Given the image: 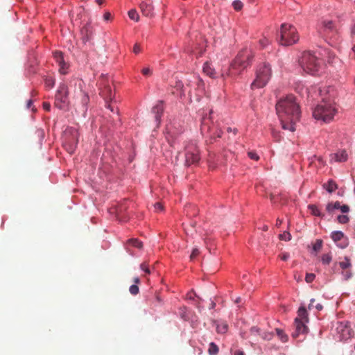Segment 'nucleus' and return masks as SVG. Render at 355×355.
<instances>
[{"label": "nucleus", "mask_w": 355, "mask_h": 355, "mask_svg": "<svg viewBox=\"0 0 355 355\" xmlns=\"http://www.w3.org/2000/svg\"><path fill=\"white\" fill-rule=\"evenodd\" d=\"M275 109L282 128L291 132L295 131V123L300 121L301 116V110L295 97L290 94L280 98L276 104Z\"/></svg>", "instance_id": "nucleus-1"}, {"label": "nucleus", "mask_w": 355, "mask_h": 355, "mask_svg": "<svg viewBox=\"0 0 355 355\" xmlns=\"http://www.w3.org/2000/svg\"><path fill=\"white\" fill-rule=\"evenodd\" d=\"M252 58L253 54L250 50L244 49L241 51L230 64V75L237 76L240 74L243 70L252 63Z\"/></svg>", "instance_id": "nucleus-2"}, {"label": "nucleus", "mask_w": 355, "mask_h": 355, "mask_svg": "<svg viewBox=\"0 0 355 355\" xmlns=\"http://www.w3.org/2000/svg\"><path fill=\"white\" fill-rule=\"evenodd\" d=\"M299 62L305 73L315 75L321 67L322 60L315 53L305 51L302 53Z\"/></svg>", "instance_id": "nucleus-3"}, {"label": "nucleus", "mask_w": 355, "mask_h": 355, "mask_svg": "<svg viewBox=\"0 0 355 355\" xmlns=\"http://www.w3.org/2000/svg\"><path fill=\"white\" fill-rule=\"evenodd\" d=\"M277 40L280 45L285 46L297 43L299 40V35L295 27L289 24H282L277 34Z\"/></svg>", "instance_id": "nucleus-4"}, {"label": "nucleus", "mask_w": 355, "mask_h": 355, "mask_svg": "<svg viewBox=\"0 0 355 355\" xmlns=\"http://www.w3.org/2000/svg\"><path fill=\"white\" fill-rule=\"evenodd\" d=\"M336 112V110L331 103L322 100L313 109V116L316 120L328 123L333 119Z\"/></svg>", "instance_id": "nucleus-5"}, {"label": "nucleus", "mask_w": 355, "mask_h": 355, "mask_svg": "<svg viewBox=\"0 0 355 355\" xmlns=\"http://www.w3.org/2000/svg\"><path fill=\"white\" fill-rule=\"evenodd\" d=\"M272 74L270 65L263 62L259 65L256 71V78L251 84V89L262 88L266 85Z\"/></svg>", "instance_id": "nucleus-6"}, {"label": "nucleus", "mask_w": 355, "mask_h": 355, "mask_svg": "<svg viewBox=\"0 0 355 355\" xmlns=\"http://www.w3.org/2000/svg\"><path fill=\"white\" fill-rule=\"evenodd\" d=\"M213 111L209 110V114L203 115L201 119L200 131L203 135L209 137L211 139H215L216 137H220L222 131L217 127L212 125Z\"/></svg>", "instance_id": "nucleus-7"}, {"label": "nucleus", "mask_w": 355, "mask_h": 355, "mask_svg": "<svg viewBox=\"0 0 355 355\" xmlns=\"http://www.w3.org/2000/svg\"><path fill=\"white\" fill-rule=\"evenodd\" d=\"M79 133L76 128L68 127L64 132L63 145L69 154H73L78 143Z\"/></svg>", "instance_id": "nucleus-8"}, {"label": "nucleus", "mask_w": 355, "mask_h": 355, "mask_svg": "<svg viewBox=\"0 0 355 355\" xmlns=\"http://www.w3.org/2000/svg\"><path fill=\"white\" fill-rule=\"evenodd\" d=\"M69 103L68 87L64 83H60L55 96V105L60 110H67Z\"/></svg>", "instance_id": "nucleus-9"}, {"label": "nucleus", "mask_w": 355, "mask_h": 355, "mask_svg": "<svg viewBox=\"0 0 355 355\" xmlns=\"http://www.w3.org/2000/svg\"><path fill=\"white\" fill-rule=\"evenodd\" d=\"M103 80L100 83V95L103 98L105 102V107L109 109L111 112H114V108L111 105L110 103L114 98V94L112 93L111 86L104 81L105 76L101 75Z\"/></svg>", "instance_id": "nucleus-10"}, {"label": "nucleus", "mask_w": 355, "mask_h": 355, "mask_svg": "<svg viewBox=\"0 0 355 355\" xmlns=\"http://www.w3.org/2000/svg\"><path fill=\"white\" fill-rule=\"evenodd\" d=\"M336 330L340 334V340H346L351 337L352 329L350 322L348 321L339 322Z\"/></svg>", "instance_id": "nucleus-11"}, {"label": "nucleus", "mask_w": 355, "mask_h": 355, "mask_svg": "<svg viewBox=\"0 0 355 355\" xmlns=\"http://www.w3.org/2000/svg\"><path fill=\"white\" fill-rule=\"evenodd\" d=\"M199 159V150L196 147L187 148L185 153V164L187 166L196 164Z\"/></svg>", "instance_id": "nucleus-12"}, {"label": "nucleus", "mask_w": 355, "mask_h": 355, "mask_svg": "<svg viewBox=\"0 0 355 355\" xmlns=\"http://www.w3.org/2000/svg\"><path fill=\"white\" fill-rule=\"evenodd\" d=\"M53 58L59 66V72L62 74H67L68 73L69 64L65 62L63 53L61 51H55Z\"/></svg>", "instance_id": "nucleus-13"}, {"label": "nucleus", "mask_w": 355, "mask_h": 355, "mask_svg": "<svg viewBox=\"0 0 355 355\" xmlns=\"http://www.w3.org/2000/svg\"><path fill=\"white\" fill-rule=\"evenodd\" d=\"M152 112L155 115V121L157 123V126H159L161 123L162 116L164 112V101H159L156 105L153 107Z\"/></svg>", "instance_id": "nucleus-14"}, {"label": "nucleus", "mask_w": 355, "mask_h": 355, "mask_svg": "<svg viewBox=\"0 0 355 355\" xmlns=\"http://www.w3.org/2000/svg\"><path fill=\"white\" fill-rule=\"evenodd\" d=\"M182 132L183 130H182V128L180 130H178L176 127L172 124H169L167 125L166 138L171 146H173V144L175 142L174 139L176 137V135Z\"/></svg>", "instance_id": "nucleus-15"}, {"label": "nucleus", "mask_w": 355, "mask_h": 355, "mask_svg": "<svg viewBox=\"0 0 355 355\" xmlns=\"http://www.w3.org/2000/svg\"><path fill=\"white\" fill-rule=\"evenodd\" d=\"M334 30L335 25L332 20L324 19L321 21L320 26L319 28V32L320 33L333 32Z\"/></svg>", "instance_id": "nucleus-16"}, {"label": "nucleus", "mask_w": 355, "mask_h": 355, "mask_svg": "<svg viewBox=\"0 0 355 355\" xmlns=\"http://www.w3.org/2000/svg\"><path fill=\"white\" fill-rule=\"evenodd\" d=\"M89 102V97L88 94L85 92H83V96L81 98L80 106L78 108L79 112H81L82 116L85 118L88 110V103Z\"/></svg>", "instance_id": "nucleus-17"}, {"label": "nucleus", "mask_w": 355, "mask_h": 355, "mask_svg": "<svg viewBox=\"0 0 355 355\" xmlns=\"http://www.w3.org/2000/svg\"><path fill=\"white\" fill-rule=\"evenodd\" d=\"M347 159V154L345 150H339L336 153L331 155V162H345Z\"/></svg>", "instance_id": "nucleus-18"}, {"label": "nucleus", "mask_w": 355, "mask_h": 355, "mask_svg": "<svg viewBox=\"0 0 355 355\" xmlns=\"http://www.w3.org/2000/svg\"><path fill=\"white\" fill-rule=\"evenodd\" d=\"M306 322L302 321L300 318H295L294 321L295 328L302 334H306L308 332V327L306 325Z\"/></svg>", "instance_id": "nucleus-19"}, {"label": "nucleus", "mask_w": 355, "mask_h": 355, "mask_svg": "<svg viewBox=\"0 0 355 355\" xmlns=\"http://www.w3.org/2000/svg\"><path fill=\"white\" fill-rule=\"evenodd\" d=\"M202 70L205 74H207V76H209V77H211L212 78H216L217 77L216 71H215V69L208 62H207L204 64Z\"/></svg>", "instance_id": "nucleus-20"}, {"label": "nucleus", "mask_w": 355, "mask_h": 355, "mask_svg": "<svg viewBox=\"0 0 355 355\" xmlns=\"http://www.w3.org/2000/svg\"><path fill=\"white\" fill-rule=\"evenodd\" d=\"M140 7L143 13L146 16H151L153 15V6L151 3L142 2Z\"/></svg>", "instance_id": "nucleus-21"}, {"label": "nucleus", "mask_w": 355, "mask_h": 355, "mask_svg": "<svg viewBox=\"0 0 355 355\" xmlns=\"http://www.w3.org/2000/svg\"><path fill=\"white\" fill-rule=\"evenodd\" d=\"M296 318H300L302 321H304V322H309L308 313L304 306L302 305L298 309L297 317Z\"/></svg>", "instance_id": "nucleus-22"}, {"label": "nucleus", "mask_w": 355, "mask_h": 355, "mask_svg": "<svg viewBox=\"0 0 355 355\" xmlns=\"http://www.w3.org/2000/svg\"><path fill=\"white\" fill-rule=\"evenodd\" d=\"M308 209L310 210L312 215L320 217L321 218H325V215L320 211V210L315 205H309Z\"/></svg>", "instance_id": "nucleus-23"}, {"label": "nucleus", "mask_w": 355, "mask_h": 355, "mask_svg": "<svg viewBox=\"0 0 355 355\" xmlns=\"http://www.w3.org/2000/svg\"><path fill=\"white\" fill-rule=\"evenodd\" d=\"M323 188L328 193H331L337 189V184L334 180H329L327 183L323 184Z\"/></svg>", "instance_id": "nucleus-24"}, {"label": "nucleus", "mask_w": 355, "mask_h": 355, "mask_svg": "<svg viewBox=\"0 0 355 355\" xmlns=\"http://www.w3.org/2000/svg\"><path fill=\"white\" fill-rule=\"evenodd\" d=\"M340 203L338 201H336L335 202H329L326 206V210L329 214H331L336 209H340Z\"/></svg>", "instance_id": "nucleus-25"}, {"label": "nucleus", "mask_w": 355, "mask_h": 355, "mask_svg": "<svg viewBox=\"0 0 355 355\" xmlns=\"http://www.w3.org/2000/svg\"><path fill=\"white\" fill-rule=\"evenodd\" d=\"M343 237L344 233L342 231L336 230L333 231L331 233V238L335 243H337L338 241L342 240Z\"/></svg>", "instance_id": "nucleus-26"}, {"label": "nucleus", "mask_w": 355, "mask_h": 355, "mask_svg": "<svg viewBox=\"0 0 355 355\" xmlns=\"http://www.w3.org/2000/svg\"><path fill=\"white\" fill-rule=\"evenodd\" d=\"M218 352V347L214 342L209 345L208 353L209 355H216Z\"/></svg>", "instance_id": "nucleus-27"}, {"label": "nucleus", "mask_w": 355, "mask_h": 355, "mask_svg": "<svg viewBox=\"0 0 355 355\" xmlns=\"http://www.w3.org/2000/svg\"><path fill=\"white\" fill-rule=\"evenodd\" d=\"M275 331L277 333V335L279 338V339L283 342L286 343L288 341V336L284 333V331L279 328L275 329Z\"/></svg>", "instance_id": "nucleus-28"}, {"label": "nucleus", "mask_w": 355, "mask_h": 355, "mask_svg": "<svg viewBox=\"0 0 355 355\" xmlns=\"http://www.w3.org/2000/svg\"><path fill=\"white\" fill-rule=\"evenodd\" d=\"M322 243V240L317 239L315 243L313 245L311 253L314 252L316 254L317 252L321 250Z\"/></svg>", "instance_id": "nucleus-29"}, {"label": "nucleus", "mask_w": 355, "mask_h": 355, "mask_svg": "<svg viewBox=\"0 0 355 355\" xmlns=\"http://www.w3.org/2000/svg\"><path fill=\"white\" fill-rule=\"evenodd\" d=\"M228 329V325L225 322L218 323L216 324V331L218 334H225Z\"/></svg>", "instance_id": "nucleus-30"}, {"label": "nucleus", "mask_w": 355, "mask_h": 355, "mask_svg": "<svg viewBox=\"0 0 355 355\" xmlns=\"http://www.w3.org/2000/svg\"><path fill=\"white\" fill-rule=\"evenodd\" d=\"M338 265L343 270L349 268H350L352 266V263H351L350 259L347 257H344V261L339 262Z\"/></svg>", "instance_id": "nucleus-31"}, {"label": "nucleus", "mask_w": 355, "mask_h": 355, "mask_svg": "<svg viewBox=\"0 0 355 355\" xmlns=\"http://www.w3.org/2000/svg\"><path fill=\"white\" fill-rule=\"evenodd\" d=\"M35 135L39 139V144H40V146L41 147L42 145L43 140L44 139V135H45L44 130L42 128H38L35 131Z\"/></svg>", "instance_id": "nucleus-32"}, {"label": "nucleus", "mask_w": 355, "mask_h": 355, "mask_svg": "<svg viewBox=\"0 0 355 355\" xmlns=\"http://www.w3.org/2000/svg\"><path fill=\"white\" fill-rule=\"evenodd\" d=\"M332 260V256L331 253L324 254L321 257V261L324 265H328Z\"/></svg>", "instance_id": "nucleus-33"}, {"label": "nucleus", "mask_w": 355, "mask_h": 355, "mask_svg": "<svg viewBox=\"0 0 355 355\" xmlns=\"http://www.w3.org/2000/svg\"><path fill=\"white\" fill-rule=\"evenodd\" d=\"M128 17L133 21H138L139 19V15L135 9H132L128 11Z\"/></svg>", "instance_id": "nucleus-34"}, {"label": "nucleus", "mask_w": 355, "mask_h": 355, "mask_svg": "<svg viewBox=\"0 0 355 355\" xmlns=\"http://www.w3.org/2000/svg\"><path fill=\"white\" fill-rule=\"evenodd\" d=\"M128 242L130 245L132 246L141 249L143 247V243L140 241H139L137 239H131L128 240Z\"/></svg>", "instance_id": "nucleus-35"}, {"label": "nucleus", "mask_w": 355, "mask_h": 355, "mask_svg": "<svg viewBox=\"0 0 355 355\" xmlns=\"http://www.w3.org/2000/svg\"><path fill=\"white\" fill-rule=\"evenodd\" d=\"M180 316L184 321L189 320V318L187 314V309L186 307H182L180 309Z\"/></svg>", "instance_id": "nucleus-36"}, {"label": "nucleus", "mask_w": 355, "mask_h": 355, "mask_svg": "<svg viewBox=\"0 0 355 355\" xmlns=\"http://www.w3.org/2000/svg\"><path fill=\"white\" fill-rule=\"evenodd\" d=\"M232 6L236 11L241 10L243 7V3L240 0H234L232 2Z\"/></svg>", "instance_id": "nucleus-37"}, {"label": "nucleus", "mask_w": 355, "mask_h": 355, "mask_svg": "<svg viewBox=\"0 0 355 355\" xmlns=\"http://www.w3.org/2000/svg\"><path fill=\"white\" fill-rule=\"evenodd\" d=\"M337 220L340 224H346L349 222V218L347 215H338Z\"/></svg>", "instance_id": "nucleus-38"}, {"label": "nucleus", "mask_w": 355, "mask_h": 355, "mask_svg": "<svg viewBox=\"0 0 355 355\" xmlns=\"http://www.w3.org/2000/svg\"><path fill=\"white\" fill-rule=\"evenodd\" d=\"M279 239L282 241H288L291 239V234L290 232L285 231L282 234H279Z\"/></svg>", "instance_id": "nucleus-39"}, {"label": "nucleus", "mask_w": 355, "mask_h": 355, "mask_svg": "<svg viewBox=\"0 0 355 355\" xmlns=\"http://www.w3.org/2000/svg\"><path fill=\"white\" fill-rule=\"evenodd\" d=\"M270 40L266 37H263L259 40V45L262 49L266 48L270 44Z\"/></svg>", "instance_id": "nucleus-40"}, {"label": "nucleus", "mask_w": 355, "mask_h": 355, "mask_svg": "<svg viewBox=\"0 0 355 355\" xmlns=\"http://www.w3.org/2000/svg\"><path fill=\"white\" fill-rule=\"evenodd\" d=\"M45 85L49 88L53 87L55 85V80L53 78L49 77L45 79Z\"/></svg>", "instance_id": "nucleus-41"}, {"label": "nucleus", "mask_w": 355, "mask_h": 355, "mask_svg": "<svg viewBox=\"0 0 355 355\" xmlns=\"http://www.w3.org/2000/svg\"><path fill=\"white\" fill-rule=\"evenodd\" d=\"M129 291L132 295H137L139 293V287L137 284H132L129 288Z\"/></svg>", "instance_id": "nucleus-42"}, {"label": "nucleus", "mask_w": 355, "mask_h": 355, "mask_svg": "<svg viewBox=\"0 0 355 355\" xmlns=\"http://www.w3.org/2000/svg\"><path fill=\"white\" fill-rule=\"evenodd\" d=\"M315 278V275L313 273H306L305 277V281L307 283H311Z\"/></svg>", "instance_id": "nucleus-43"}, {"label": "nucleus", "mask_w": 355, "mask_h": 355, "mask_svg": "<svg viewBox=\"0 0 355 355\" xmlns=\"http://www.w3.org/2000/svg\"><path fill=\"white\" fill-rule=\"evenodd\" d=\"M260 336L263 340H270L272 337V334L269 332H263L261 334Z\"/></svg>", "instance_id": "nucleus-44"}, {"label": "nucleus", "mask_w": 355, "mask_h": 355, "mask_svg": "<svg viewBox=\"0 0 355 355\" xmlns=\"http://www.w3.org/2000/svg\"><path fill=\"white\" fill-rule=\"evenodd\" d=\"M343 278L345 281L349 279L352 277L351 271L342 272Z\"/></svg>", "instance_id": "nucleus-45"}, {"label": "nucleus", "mask_w": 355, "mask_h": 355, "mask_svg": "<svg viewBox=\"0 0 355 355\" xmlns=\"http://www.w3.org/2000/svg\"><path fill=\"white\" fill-rule=\"evenodd\" d=\"M250 332L251 334H254V335H260L261 334V329L256 327V326H253L250 328Z\"/></svg>", "instance_id": "nucleus-46"}, {"label": "nucleus", "mask_w": 355, "mask_h": 355, "mask_svg": "<svg viewBox=\"0 0 355 355\" xmlns=\"http://www.w3.org/2000/svg\"><path fill=\"white\" fill-rule=\"evenodd\" d=\"M200 253L199 249L198 248H194L191 252L190 255V259L192 260L195 259Z\"/></svg>", "instance_id": "nucleus-47"}, {"label": "nucleus", "mask_w": 355, "mask_h": 355, "mask_svg": "<svg viewBox=\"0 0 355 355\" xmlns=\"http://www.w3.org/2000/svg\"><path fill=\"white\" fill-rule=\"evenodd\" d=\"M140 269L141 270H143L144 272H145L146 273H147V274H150V270L148 265L146 263H141Z\"/></svg>", "instance_id": "nucleus-48"}, {"label": "nucleus", "mask_w": 355, "mask_h": 355, "mask_svg": "<svg viewBox=\"0 0 355 355\" xmlns=\"http://www.w3.org/2000/svg\"><path fill=\"white\" fill-rule=\"evenodd\" d=\"M248 155L249 157L252 159L258 160L259 159V155L255 152L250 151L248 152Z\"/></svg>", "instance_id": "nucleus-49"}, {"label": "nucleus", "mask_w": 355, "mask_h": 355, "mask_svg": "<svg viewBox=\"0 0 355 355\" xmlns=\"http://www.w3.org/2000/svg\"><path fill=\"white\" fill-rule=\"evenodd\" d=\"M340 210L342 211V213H348L349 211V207L347 205H340Z\"/></svg>", "instance_id": "nucleus-50"}, {"label": "nucleus", "mask_w": 355, "mask_h": 355, "mask_svg": "<svg viewBox=\"0 0 355 355\" xmlns=\"http://www.w3.org/2000/svg\"><path fill=\"white\" fill-rule=\"evenodd\" d=\"M144 76H149L152 73V70L149 67L144 68L141 71Z\"/></svg>", "instance_id": "nucleus-51"}, {"label": "nucleus", "mask_w": 355, "mask_h": 355, "mask_svg": "<svg viewBox=\"0 0 355 355\" xmlns=\"http://www.w3.org/2000/svg\"><path fill=\"white\" fill-rule=\"evenodd\" d=\"M154 207L156 210L162 211L163 210V206L160 202H156L154 205Z\"/></svg>", "instance_id": "nucleus-52"}, {"label": "nucleus", "mask_w": 355, "mask_h": 355, "mask_svg": "<svg viewBox=\"0 0 355 355\" xmlns=\"http://www.w3.org/2000/svg\"><path fill=\"white\" fill-rule=\"evenodd\" d=\"M141 51V49H140V46L137 44H135L134 47H133V52L136 54L139 53V52Z\"/></svg>", "instance_id": "nucleus-53"}, {"label": "nucleus", "mask_w": 355, "mask_h": 355, "mask_svg": "<svg viewBox=\"0 0 355 355\" xmlns=\"http://www.w3.org/2000/svg\"><path fill=\"white\" fill-rule=\"evenodd\" d=\"M43 108L46 111L51 110V105L47 102L43 103Z\"/></svg>", "instance_id": "nucleus-54"}, {"label": "nucleus", "mask_w": 355, "mask_h": 355, "mask_svg": "<svg viewBox=\"0 0 355 355\" xmlns=\"http://www.w3.org/2000/svg\"><path fill=\"white\" fill-rule=\"evenodd\" d=\"M300 334H302V333L295 329V331L292 332L291 336L293 338H295L298 337Z\"/></svg>", "instance_id": "nucleus-55"}, {"label": "nucleus", "mask_w": 355, "mask_h": 355, "mask_svg": "<svg viewBox=\"0 0 355 355\" xmlns=\"http://www.w3.org/2000/svg\"><path fill=\"white\" fill-rule=\"evenodd\" d=\"M290 257V254L288 252H284L282 255L281 259L283 261H287Z\"/></svg>", "instance_id": "nucleus-56"}, {"label": "nucleus", "mask_w": 355, "mask_h": 355, "mask_svg": "<svg viewBox=\"0 0 355 355\" xmlns=\"http://www.w3.org/2000/svg\"><path fill=\"white\" fill-rule=\"evenodd\" d=\"M348 245V243L347 241H345V243H337V246L341 249H344Z\"/></svg>", "instance_id": "nucleus-57"}, {"label": "nucleus", "mask_w": 355, "mask_h": 355, "mask_svg": "<svg viewBox=\"0 0 355 355\" xmlns=\"http://www.w3.org/2000/svg\"><path fill=\"white\" fill-rule=\"evenodd\" d=\"M33 104V101L31 99H29L26 103V108H31V105Z\"/></svg>", "instance_id": "nucleus-58"}, {"label": "nucleus", "mask_w": 355, "mask_h": 355, "mask_svg": "<svg viewBox=\"0 0 355 355\" xmlns=\"http://www.w3.org/2000/svg\"><path fill=\"white\" fill-rule=\"evenodd\" d=\"M315 308L318 311H320L322 310L323 306L321 304L318 303L315 306Z\"/></svg>", "instance_id": "nucleus-59"}, {"label": "nucleus", "mask_w": 355, "mask_h": 355, "mask_svg": "<svg viewBox=\"0 0 355 355\" xmlns=\"http://www.w3.org/2000/svg\"><path fill=\"white\" fill-rule=\"evenodd\" d=\"M315 302V299L312 298L310 300V303L308 306L309 309H311L312 307H313V302Z\"/></svg>", "instance_id": "nucleus-60"}, {"label": "nucleus", "mask_w": 355, "mask_h": 355, "mask_svg": "<svg viewBox=\"0 0 355 355\" xmlns=\"http://www.w3.org/2000/svg\"><path fill=\"white\" fill-rule=\"evenodd\" d=\"M234 355H245L244 352L241 350H237L234 352Z\"/></svg>", "instance_id": "nucleus-61"}, {"label": "nucleus", "mask_w": 355, "mask_h": 355, "mask_svg": "<svg viewBox=\"0 0 355 355\" xmlns=\"http://www.w3.org/2000/svg\"><path fill=\"white\" fill-rule=\"evenodd\" d=\"M103 17L105 20H108L110 17V14L109 12H106Z\"/></svg>", "instance_id": "nucleus-62"}, {"label": "nucleus", "mask_w": 355, "mask_h": 355, "mask_svg": "<svg viewBox=\"0 0 355 355\" xmlns=\"http://www.w3.org/2000/svg\"><path fill=\"white\" fill-rule=\"evenodd\" d=\"M282 223V220L278 218L276 222V226L279 227Z\"/></svg>", "instance_id": "nucleus-63"}, {"label": "nucleus", "mask_w": 355, "mask_h": 355, "mask_svg": "<svg viewBox=\"0 0 355 355\" xmlns=\"http://www.w3.org/2000/svg\"><path fill=\"white\" fill-rule=\"evenodd\" d=\"M215 306H216V303L214 301H211V304H210L209 309H214Z\"/></svg>", "instance_id": "nucleus-64"}]
</instances>
